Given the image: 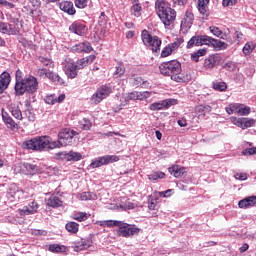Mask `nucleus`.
<instances>
[{"instance_id":"e2e57ef3","label":"nucleus","mask_w":256,"mask_h":256,"mask_svg":"<svg viewBox=\"0 0 256 256\" xmlns=\"http://www.w3.org/2000/svg\"><path fill=\"white\" fill-rule=\"evenodd\" d=\"M235 179H238L239 181H246L247 174L246 173H236L234 175Z\"/></svg>"},{"instance_id":"ddd939ff","label":"nucleus","mask_w":256,"mask_h":256,"mask_svg":"<svg viewBox=\"0 0 256 256\" xmlns=\"http://www.w3.org/2000/svg\"><path fill=\"white\" fill-rule=\"evenodd\" d=\"M92 245H93V241L81 239L78 242H74L71 247L73 248V251H75L76 253H79V251H84V249H89V247H92Z\"/></svg>"},{"instance_id":"4d7b16f0","label":"nucleus","mask_w":256,"mask_h":256,"mask_svg":"<svg viewBox=\"0 0 256 256\" xmlns=\"http://www.w3.org/2000/svg\"><path fill=\"white\" fill-rule=\"evenodd\" d=\"M49 74V70L47 68H40L37 70L38 77H46Z\"/></svg>"},{"instance_id":"dca6fc26","label":"nucleus","mask_w":256,"mask_h":256,"mask_svg":"<svg viewBox=\"0 0 256 256\" xmlns=\"http://www.w3.org/2000/svg\"><path fill=\"white\" fill-rule=\"evenodd\" d=\"M172 81H176V83H189L191 81V73L183 72V70L175 75H172Z\"/></svg>"},{"instance_id":"13d9d810","label":"nucleus","mask_w":256,"mask_h":256,"mask_svg":"<svg viewBox=\"0 0 256 256\" xmlns=\"http://www.w3.org/2000/svg\"><path fill=\"white\" fill-rule=\"evenodd\" d=\"M175 101H176L175 99L164 100L162 102L164 109L165 108L169 109V107H171V105H175Z\"/></svg>"},{"instance_id":"f704fd0d","label":"nucleus","mask_w":256,"mask_h":256,"mask_svg":"<svg viewBox=\"0 0 256 256\" xmlns=\"http://www.w3.org/2000/svg\"><path fill=\"white\" fill-rule=\"evenodd\" d=\"M210 33L214 34L215 37H219L220 39H225L227 35H223V31L215 26L210 27Z\"/></svg>"},{"instance_id":"c03bdc74","label":"nucleus","mask_w":256,"mask_h":256,"mask_svg":"<svg viewBox=\"0 0 256 256\" xmlns=\"http://www.w3.org/2000/svg\"><path fill=\"white\" fill-rule=\"evenodd\" d=\"M55 159H58L59 161H69V153L58 152L55 154Z\"/></svg>"},{"instance_id":"49530a36","label":"nucleus","mask_w":256,"mask_h":256,"mask_svg":"<svg viewBox=\"0 0 256 256\" xmlns=\"http://www.w3.org/2000/svg\"><path fill=\"white\" fill-rule=\"evenodd\" d=\"M149 97H151V92L149 91L138 92L137 101H143L145 99H149Z\"/></svg>"},{"instance_id":"864d4df0","label":"nucleus","mask_w":256,"mask_h":256,"mask_svg":"<svg viewBox=\"0 0 256 256\" xmlns=\"http://www.w3.org/2000/svg\"><path fill=\"white\" fill-rule=\"evenodd\" d=\"M88 218H89V214L85 212H80L78 213V216L75 219L76 221H87Z\"/></svg>"},{"instance_id":"c756f323","label":"nucleus","mask_w":256,"mask_h":256,"mask_svg":"<svg viewBox=\"0 0 256 256\" xmlns=\"http://www.w3.org/2000/svg\"><path fill=\"white\" fill-rule=\"evenodd\" d=\"M83 159V155L79 152H68V161H81Z\"/></svg>"},{"instance_id":"a19ab883","label":"nucleus","mask_w":256,"mask_h":256,"mask_svg":"<svg viewBox=\"0 0 256 256\" xmlns=\"http://www.w3.org/2000/svg\"><path fill=\"white\" fill-rule=\"evenodd\" d=\"M131 11H132V14H134L135 17H140L141 16V11H142L141 4H139V3L134 4L131 7Z\"/></svg>"},{"instance_id":"4c0bfd02","label":"nucleus","mask_w":256,"mask_h":256,"mask_svg":"<svg viewBox=\"0 0 256 256\" xmlns=\"http://www.w3.org/2000/svg\"><path fill=\"white\" fill-rule=\"evenodd\" d=\"M164 178H165V173L163 172H154L148 175V179L150 181H157V179H164Z\"/></svg>"},{"instance_id":"4468645a","label":"nucleus","mask_w":256,"mask_h":256,"mask_svg":"<svg viewBox=\"0 0 256 256\" xmlns=\"http://www.w3.org/2000/svg\"><path fill=\"white\" fill-rule=\"evenodd\" d=\"M11 83V74L9 72H3L0 75V95L6 91V89L9 88V85Z\"/></svg>"},{"instance_id":"aec40b11","label":"nucleus","mask_w":256,"mask_h":256,"mask_svg":"<svg viewBox=\"0 0 256 256\" xmlns=\"http://www.w3.org/2000/svg\"><path fill=\"white\" fill-rule=\"evenodd\" d=\"M59 7L61 11H64V13H67L68 15H75V13H77V11L75 10V6L71 1L60 2Z\"/></svg>"},{"instance_id":"9d476101","label":"nucleus","mask_w":256,"mask_h":256,"mask_svg":"<svg viewBox=\"0 0 256 256\" xmlns=\"http://www.w3.org/2000/svg\"><path fill=\"white\" fill-rule=\"evenodd\" d=\"M87 31H89V28H87L85 24L79 21H75L69 26V32L75 33V35H79L80 37H83V35H86Z\"/></svg>"},{"instance_id":"f8f14e48","label":"nucleus","mask_w":256,"mask_h":256,"mask_svg":"<svg viewBox=\"0 0 256 256\" xmlns=\"http://www.w3.org/2000/svg\"><path fill=\"white\" fill-rule=\"evenodd\" d=\"M72 51L74 53H91V51H93V47L90 42L85 41L74 45L72 47Z\"/></svg>"},{"instance_id":"2f4dec72","label":"nucleus","mask_w":256,"mask_h":256,"mask_svg":"<svg viewBox=\"0 0 256 256\" xmlns=\"http://www.w3.org/2000/svg\"><path fill=\"white\" fill-rule=\"evenodd\" d=\"M66 229L69 233H77L79 231V224L76 222H68L66 224Z\"/></svg>"},{"instance_id":"a18cd8bd","label":"nucleus","mask_w":256,"mask_h":256,"mask_svg":"<svg viewBox=\"0 0 256 256\" xmlns=\"http://www.w3.org/2000/svg\"><path fill=\"white\" fill-rule=\"evenodd\" d=\"M149 109L151 111H161L164 109V106H163V102L160 103V102H154L152 103L150 106H149Z\"/></svg>"},{"instance_id":"72a5a7b5","label":"nucleus","mask_w":256,"mask_h":256,"mask_svg":"<svg viewBox=\"0 0 256 256\" xmlns=\"http://www.w3.org/2000/svg\"><path fill=\"white\" fill-rule=\"evenodd\" d=\"M249 113H251V107L245 106V104H240L238 115L247 116Z\"/></svg>"},{"instance_id":"603ef678","label":"nucleus","mask_w":256,"mask_h":256,"mask_svg":"<svg viewBox=\"0 0 256 256\" xmlns=\"http://www.w3.org/2000/svg\"><path fill=\"white\" fill-rule=\"evenodd\" d=\"M242 155H256V147L246 148L242 151Z\"/></svg>"},{"instance_id":"5701e85b","label":"nucleus","mask_w":256,"mask_h":256,"mask_svg":"<svg viewBox=\"0 0 256 256\" xmlns=\"http://www.w3.org/2000/svg\"><path fill=\"white\" fill-rule=\"evenodd\" d=\"M8 110L11 112V115H13L15 119H18V121L23 120V113L21 112V108H19V105L10 104L8 106Z\"/></svg>"},{"instance_id":"1a4fd4ad","label":"nucleus","mask_w":256,"mask_h":256,"mask_svg":"<svg viewBox=\"0 0 256 256\" xmlns=\"http://www.w3.org/2000/svg\"><path fill=\"white\" fill-rule=\"evenodd\" d=\"M110 93L111 88L108 86H102L92 95L91 101L94 103V105H99L103 99H107V97H109Z\"/></svg>"},{"instance_id":"e433bc0d","label":"nucleus","mask_w":256,"mask_h":256,"mask_svg":"<svg viewBox=\"0 0 256 256\" xmlns=\"http://www.w3.org/2000/svg\"><path fill=\"white\" fill-rule=\"evenodd\" d=\"M212 87L215 91H227V83L225 82H214Z\"/></svg>"},{"instance_id":"09e8293b","label":"nucleus","mask_w":256,"mask_h":256,"mask_svg":"<svg viewBox=\"0 0 256 256\" xmlns=\"http://www.w3.org/2000/svg\"><path fill=\"white\" fill-rule=\"evenodd\" d=\"M223 69H226V71H235V69H237V65H235L234 62L229 61L223 65Z\"/></svg>"},{"instance_id":"37998d69","label":"nucleus","mask_w":256,"mask_h":256,"mask_svg":"<svg viewBox=\"0 0 256 256\" xmlns=\"http://www.w3.org/2000/svg\"><path fill=\"white\" fill-rule=\"evenodd\" d=\"M80 199L81 201H91V199H95V195L93 192H83L80 195Z\"/></svg>"},{"instance_id":"bb28decb","label":"nucleus","mask_w":256,"mask_h":256,"mask_svg":"<svg viewBox=\"0 0 256 256\" xmlns=\"http://www.w3.org/2000/svg\"><path fill=\"white\" fill-rule=\"evenodd\" d=\"M47 205L55 209L57 207H62L63 201H61V199L57 196H52L48 199Z\"/></svg>"},{"instance_id":"ea45409f","label":"nucleus","mask_w":256,"mask_h":256,"mask_svg":"<svg viewBox=\"0 0 256 256\" xmlns=\"http://www.w3.org/2000/svg\"><path fill=\"white\" fill-rule=\"evenodd\" d=\"M76 67L81 70V69H85V67H87V65H89V59L86 58H81L80 60H77V62L75 63Z\"/></svg>"},{"instance_id":"423d86ee","label":"nucleus","mask_w":256,"mask_h":256,"mask_svg":"<svg viewBox=\"0 0 256 256\" xmlns=\"http://www.w3.org/2000/svg\"><path fill=\"white\" fill-rule=\"evenodd\" d=\"M160 73L165 75L166 77H171L173 79V75L176 73H181V63L177 60H170L167 62H163L159 66Z\"/></svg>"},{"instance_id":"a878e982","label":"nucleus","mask_w":256,"mask_h":256,"mask_svg":"<svg viewBox=\"0 0 256 256\" xmlns=\"http://www.w3.org/2000/svg\"><path fill=\"white\" fill-rule=\"evenodd\" d=\"M24 169L27 171V175H37L39 173V166L30 163L23 164Z\"/></svg>"},{"instance_id":"bf43d9fd","label":"nucleus","mask_w":256,"mask_h":256,"mask_svg":"<svg viewBox=\"0 0 256 256\" xmlns=\"http://www.w3.org/2000/svg\"><path fill=\"white\" fill-rule=\"evenodd\" d=\"M0 5H4V7H9V9H15V4L7 0H0Z\"/></svg>"},{"instance_id":"6e6d98bb","label":"nucleus","mask_w":256,"mask_h":256,"mask_svg":"<svg viewBox=\"0 0 256 256\" xmlns=\"http://www.w3.org/2000/svg\"><path fill=\"white\" fill-rule=\"evenodd\" d=\"M172 53L173 52H172L171 47L166 46V47H164V49L161 52V57H169V55H171Z\"/></svg>"},{"instance_id":"6ab92c4d","label":"nucleus","mask_w":256,"mask_h":256,"mask_svg":"<svg viewBox=\"0 0 256 256\" xmlns=\"http://www.w3.org/2000/svg\"><path fill=\"white\" fill-rule=\"evenodd\" d=\"M77 71H79V68L76 66L75 62L66 64L65 73L68 79H75V77H77Z\"/></svg>"},{"instance_id":"4be33fe9","label":"nucleus","mask_w":256,"mask_h":256,"mask_svg":"<svg viewBox=\"0 0 256 256\" xmlns=\"http://www.w3.org/2000/svg\"><path fill=\"white\" fill-rule=\"evenodd\" d=\"M253 205H256V196L246 197L238 202L240 209H247L248 207H253Z\"/></svg>"},{"instance_id":"8fccbe9b","label":"nucleus","mask_w":256,"mask_h":256,"mask_svg":"<svg viewBox=\"0 0 256 256\" xmlns=\"http://www.w3.org/2000/svg\"><path fill=\"white\" fill-rule=\"evenodd\" d=\"M88 3L89 0H75V6L78 7V9H85Z\"/></svg>"},{"instance_id":"052dcab7","label":"nucleus","mask_w":256,"mask_h":256,"mask_svg":"<svg viewBox=\"0 0 256 256\" xmlns=\"http://www.w3.org/2000/svg\"><path fill=\"white\" fill-rule=\"evenodd\" d=\"M250 53H253V48L249 44H245L243 47V54L250 55Z\"/></svg>"},{"instance_id":"f257e3e1","label":"nucleus","mask_w":256,"mask_h":256,"mask_svg":"<svg viewBox=\"0 0 256 256\" xmlns=\"http://www.w3.org/2000/svg\"><path fill=\"white\" fill-rule=\"evenodd\" d=\"M77 132L69 128L62 129L58 133V141H51L49 136H38L23 142V149L28 151H49L59 147H67L73 145Z\"/></svg>"},{"instance_id":"7ed1b4c3","label":"nucleus","mask_w":256,"mask_h":256,"mask_svg":"<svg viewBox=\"0 0 256 256\" xmlns=\"http://www.w3.org/2000/svg\"><path fill=\"white\" fill-rule=\"evenodd\" d=\"M202 45H211L215 49H218V51H223V49H227L228 45L227 43L212 38L207 35H196L193 36L187 43V49H191L192 47H201Z\"/></svg>"},{"instance_id":"a211bd4d","label":"nucleus","mask_w":256,"mask_h":256,"mask_svg":"<svg viewBox=\"0 0 256 256\" xmlns=\"http://www.w3.org/2000/svg\"><path fill=\"white\" fill-rule=\"evenodd\" d=\"M256 120L253 118H238L234 125L240 127V129H247L249 127H253L255 125Z\"/></svg>"},{"instance_id":"c9c22d12","label":"nucleus","mask_w":256,"mask_h":256,"mask_svg":"<svg viewBox=\"0 0 256 256\" xmlns=\"http://www.w3.org/2000/svg\"><path fill=\"white\" fill-rule=\"evenodd\" d=\"M212 107L209 105H199L196 107L197 113L204 114V113H211Z\"/></svg>"},{"instance_id":"0eeeda50","label":"nucleus","mask_w":256,"mask_h":256,"mask_svg":"<svg viewBox=\"0 0 256 256\" xmlns=\"http://www.w3.org/2000/svg\"><path fill=\"white\" fill-rule=\"evenodd\" d=\"M141 39L146 47H151L153 53H159V51H161L162 41L159 39V36H152L149 34L148 30H143L141 33Z\"/></svg>"},{"instance_id":"0e129e2a","label":"nucleus","mask_w":256,"mask_h":256,"mask_svg":"<svg viewBox=\"0 0 256 256\" xmlns=\"http://www.w3.org/2000/svg\"><path fill=\"white\" fill-rule=\"evenodd\" d=\"M187 1L189 0H172L173 7H175V5H179L180 7H183L184 5H187Z\"/></svg>"},{"instance_id":"20e7f679","label":"nucleus","mask_w":256,"mask_h":256,"mask_svg":"<svg viewBox=\"0 0 256 256\" xmlns=\"http://www.w3.org/2000/svg\"><path fill=\"white\" fill-rule=\"evenodd\" d=\"M155 6L157 9V15L160 17L162 23L165 27H170L177 18V12L175 9H172L171 4L165 0H157Z\"/></svg>"},{"instance_id":"79ce46f5","label":"nucleus","mask_w":256,"mask_h":256,"mask_svg":"<svg viewBox=\"0 0 256 256\" xmlns=\"http://www.w3.org/2000/svg\"><path fill=\"white\" fill-rule=\"evenodd\" d=\"M80 125L84 131H89L92 127L91 120L88 118H83V120L80 121Z\"/></svg>"},{"instance_id":"69168bd1","label":"nucleus","mask_w":256,"mask_h":256,"mask_svg":"<svg viewBox=\"0 0 256 256\" xmlns=\"http://www.w3.org/2000/svg\"><path fill=\"white\" fill-rule=\"evenodd\" d=\"M230 108H232V111H234V113H239V107L241 106V104L239 103H232L229 104Z\"/></svg>"},{"instance_id":"9b49d317","label":"nucleus","mask_w":256,"mask_h":256,"mask_svg":"<svg viewBox=\"0 0 256 256\" xmlns=\"http://www.w3.org/2000/svg\"><path fill=\"white\" fill-rule=\"evenodd\" d=\"M221 63V55L213 54L204 60L205 69H215Z\"/></svg>"},{"instance_id":"f3484780","label":"nucleus","mask_w":256,"mask_h":256,"mask_svg":"<svg viewBox=\"0 0 256 256\" xmlns=\"http://www.w3.org/2000/svg\"><path fill=\"white\" fill-rule=\"evenodd\" d=\"M38 209L39 204L36 202H31L28 206H24L22 209H19V213L21 216L33 215L34 213H37Z\"/></svg>"},{"instance_id":"f03ea898","label":"nucleus","mask_w":256,"mask_h":256,"mask_svg":"<svg viewBox=\"0 0 256 256\" xmlns=\"http://www.w3.org/2000/svg\"><path fill=\"white\" fill-rule=\"evenodd\" d=\"M39 89V81L37 77L30 75L23 78V72L17 70L15 73V86L14 91L16 97H23L25 93L28 95H35Z\"/></svg>"},{"instance_id":"680f3d73","label":"nucleus","mask_w":256,"mask_h":256,"mask_svg":"<svg viewBox=\"0 0 256 256\" xmlns=\"http://www.w3.org/2000/svg\"><path fill=\"white\" fill-rule=\"evenodd\" d=\"M237 3V0H223L222 5L223 7H230Z\"/></svg>"},{"instance_id":"cd10ccee","label":"nucleus","mask_w":256,"mask_h":256,"mask_svg":"<svg viewBox=\"0 0 256 256\" xmlns=\"http://www.w3.org/2000/svg\"><path fill=\"white\" fill-rule=\"evenodd\" d=\"M204 55H207V49L202 48V49H199L197 52L192 53L191 59L195 63H199V57H204Z\"/></svg>"},{"instance_id":"39448f33","label":"nucleus","mask_w":256,"mask_h":256,"mask_svg":"<svg viewBox=\"0 0 256 256\" xmlns=\"http://www.w3.org/2000/svg\"><path fill=\"white\" fill-rule=\"evenodd\" d=\"M107 227H119L118 235L120 237H133V235H139V232L141 231V229L135 226L117 220H109L107 222Z\"/></svg>"},{"instance_id":"7c9ffc66","label":"nucleus","mask_w":256,"mask_h":256,"mask_svg":"<svg viewBox=\"0 0 256 256\" xmlns=\"http://www.w3.org/2000/svg\"><path fill=\"white\" fill-rule=\"evenodd\" d=\"M40 63H42V65H44V67H49V68H53L55 63L53 62V60L51 58H45L43 56H40L39 58Z\"/></svg>"},{"instance_id":"b1692460","label":"nucleus","mask_w":256,"mask_h":256,"mask_svg":"<svg viewBox=\"0 0 256 256\" xmlns=\"http://www.w3.org/2000/svg\"><path fill=\"white\" fill-rule=\"evenodd\" d=\"M48 251L51 253H67V246L61 244H50Z\"/></svg>"},{"instance_id":"3c124183","label":"nucleus","mask_w":256,"mask_h":256,"mask_svg":"<svg viewBox=\"0 0 256 256\" xmlns=\"http://www.w3.org/2000/svg\"><path fill=\"white\" fill-rule=\"evenodd\" d=\"M145 83H147V81L143 80L139 76L134 78V85H135V87H141V86L145 85Z\"/></svg>"},{"instance_id":"412c9836","label":"nucleus","mask_w":256,"mask_h":256,"mask_svg":"<svg viewBox=\"0 0 256 256\" xmlns=\"http://www.w3.org/2000/svg\"><path fill=\"white\" fill-rule=\"evenodd\" d=\"M169 173L171 175H173L174 177H183L185 175H187V171L186 168L183 166H179V165H172L169 169H168Z\"/></svg>"},{"instance_id":"5fc2aeb1","label":"nucleus","mask_w":256,"mask_h":256,"mask_svg":"<svg viewBox=\"0 0 256 256\" xmlns=\"http://www.w3.org/2000/svg\"><path fill=\"white\" fill-rule=\"evenodd\" d=\"M137 95H138L137 91L128 93L126 97V101H137Z\"/></svg>"},{"instance_id":"473e14b6","label":"nucleus","mask_w":256,"mask_h":256,"mask_svg":"<svg viewBox=\"0 0 256 256\" xmlns=\"http://www.w3.org/2000/svg\"><path fill=\"white\" fill-rule=\"evenodd\" d=\"M0 33L15 35V33L11 32V25L3 22H0Z\"/></svg>"},{"instance_id":"c85d7f7f","label":"nucleus","mask_w":256,"mask_h":256,"mask_svg":"<svg viewBox=\"0 0 256 256\" xmlns=\"http://www.w3.org/2000/svg\"><path fill=\"white\" fill-rule=\"evenodd\" d=\"M123 75H125V66L123 64H119L115 67L113 76L115 79H119V77H123Z\"/></svg>"},{"instance_id":"393cba45","label":"nucleus","mask_w":256,"mask_h":256,"mask_svg":"<svg viewBox=\"0 0 256 256\" xmlns=\"http://www.w3.org/2000/svg\"><path fill=\"white\" fill-rule=\"evenodd\" d=\"M46 79H49L53 83H59V85H65V81L61 77H59V74L53 71H48Z\"/></svg>"},{"instance_id":"338daca9","label":"nucleus","mask_w":256,"mask_h":256,"mask_svg":"<svg viewBox=\"0 0 256 256\" xmlns=\"http://www.w3.org/2000/svg\"><path fill=\"white\" fill-rule=\"evenodd\" d=\"M122 209H124V211H127L129 209H134L135 208V204H133L132 202H128L125 205H121Z\"/></svg>"},{"instance_id":"774afa93","label":"nucleus","mask_w":256,"mask_h":256,"mask_svg":"<svg viewBox=\"0 0 256 256\" xmlns=\"http://www.w3.org/2000/svg\"><path fill=\"white\" fill-rule=\"evenodd\" d=\"M177 123L179 127H187V120L185 118L179 119Z\"/></svg>"},{"instance_id":"2eb2a0df","label":"nucleus","mask_w":256,"mask_h":256,"mask_svg":"<svg viewBox=\"0 0 256 256\" xmlns=\"http://www.w3.org/2000/svg\"><path fill=\"white\" fill-rule=\"evenodd\" d=\"M2 119L8 129H11L13 131L14 129L19 128V125L13 121V118L3 108H2Z\"/></svg>"},{"instance_id":"58836bf2","label":"nucleus","mask_w":256,"mask_h":256,"mask_svg":"<svg viewBox=\"0 0 256 256\" xmlns=\"http://www.w3.org/2000/svg\"><path fill=\"white\" fill-rule=\"evenodd\" d=\"M198 10L200 14L203 15L204 19H207V17H209L210 13L207 5H203V4L198 5Z\"/></svg>"},{"instance_id":"de8ad7c7","label":"nucleus","mask_w":256,"mask_h":256,"mask_svg":"<svg viewBox=\"0 0 256 256\" xmlns=\"http://www.w3.org/2000/svg\"><path fill=\"white\" fill-rule=\"evenodd\" d=\"M45 103H47L48 105H55V103H57V96H55V94L46 96L44 99Z\"/></svg>"},{"instance_id":"6e6552de","label":"nucleus","mask_w":256,"mask_h":256,"mask_svg":"<svg viewBox=\"0 0 256 256\" xmlns=\"http://www.w3.org/2000/svg\"><path fill=\"white\" fill-rule=\"evenodd\" d=\"M117 161H119V156L106 155L92 161L90 167L92 169H97V167H103V165H109V163H117Z\"/></svg>"}]
</instances>
